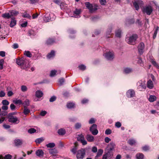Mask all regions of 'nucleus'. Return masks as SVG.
<instances>
[{"label": "nucleus", "instance_id": "obj_1", "mask_svg": "<svg viewBox=\"0 0 159 159\" xmlns=\"http://www.w3.org/2000/svg\"><path fill=\"white\" fill-rule=\"evenodd\" d=\"M16 62L21 69L27 70L29 68L30 64L28 61L23 57L18 58L16 59Z\"/></svg>", "mask_w": 159, "mask_h": 159}, {"label": "nucleus", "instance_id": "obj_2", "mask_svg": "<svg viewBox=\"0 0 159 159\" xmlns=\"http://www.w3.org/2000/svg\"><path fill=\"white\" fill-rule=\"evenodd\" d=\"M138 38V36L136 34H134L129 38H126V40L128 41V43L129 44L134 45L135 44V42Z\"/></svg>", "mask_w": 159, "mask_h": 159}, {"label": "nucleus", "instance_id": "obj_3", "mask_svg": "<svg viewBox=\"0 0 159 159\" xmlns=\"http://www.w3.org/2000/svg\"><path fill=\"white\" fill-rule=\"evenodd\" d=\"M85 150L84 148H81L78 150L76 153V157L77 159H83L85 155Z\"/></svg>", "mask_w": 159, "mask_h": 159}, {"label": "nucleus", "instance_id": "obj_4", "mask_svg": "<svg viewBox=\"0 0 159 159\" xmlns=\"http://www.w3.org/2000/svg\"><path fill=\"white\" fill-rule=\"evenodd\" d=\"M55 18V16L53 13L47 14L43 17L45 22H47L53 20Z\"/></svg>", "mask_w": 159, "mask_h": 159}, {"label": "nucleus", "instance_id": "obj_5", "mask_svg": "<svg viewBox=\"0 0 159 159\" xmlns=\"http://www.w3.org/2000/svg\"><path fill=\"white\" fill-rule=\"evenodd\" d=\"M7 118L9 122L14 124H18L20 122L19 120L16 116H7Z\"/></svg>", "mask_w": 159, "mask_h": 159}, {"label": "nucleus", "instance_id": "obj_6", "mask_svg": "<svg viewBox=\"0 0 159 159\" xmlns=\"http://www.w3.org/2000/svg\"><path fill=\"white\" fill-rule=\"evenodd\" d=\"M77 138V140L79 142H80L83 145H85L87 144V142L85 140L84 136L82 134L78 135Z\"/></svg>", "mask_w": 159, "mask_h": 159}, {"label": "nucleus", "instance_id": "obj_7", "mask_svg": "<svg viewBox=\"0 0 159 159\" xmlns=\"http://www.w3.org/2000/svg\"><path fill=\"white\" fill-rule=\"evenodd\" d=\"M85 5L87 8L89 10V11L91 13H93L97 9L96 7H94L92 4H90L89 2H87L85 3Z\"/></svg>", "mask_w": 159, "mask_h": 159}, {"label": "nucleus", "instance_id": "obj_8", "mask_svg": "<svg viewBox=\"0 0 159 159\" xmlns=\"http://www.w3.org/2000/svg\"><path fill=\"white\" fill-rule=\"evenodd\" d=\"M153 11L152 7L150 6H146L144 7L142 10L144 13H146L147 15H150Z\"/></svg>", "mask_w": 159, "mask_h": 159}, {"label": "nucleus", "instance_id": "obj_9", "mask_svg": "<svg viewBox=\"0 0 159 159\" xmlns=\"http://www.w3.org/2000/svg\"><path fill=\"white\" fill-rule=\"evenodd\" d=\"M137 85L138 89L140 91L145 90L146 88L145 83L143 82L142 80H140L137 82Z\"/></svg>", "mask_w": 159, "mask_h": 159}, {"label": "nucleus", "instance_id": "obj_10", "mask_svg": "<svg viewBox=\"0 0 159 159\" xmlns=\"http://www.w3.org/2000/svg\"><path fill=\"white\" fill-rule=\"evenodd\" d=\"M105 58L108 60L111 61L114 58V54L113 52H109L103 55Z\"/></svg>", "mask_w": 159, "mask_h": 159}, {"label": "nucleus", "instance_id": "obj_11", "mask_svg": "<svg viewBox=\"0 0 159 159\" xmlns=\"http://www.w3.org/2000/svg\"><path fill=\"white\" fill-rule=\"evenodd\" d=\"M133 4L136 10L138 11L139 8V6H142L143 3L142 1L137 0L133 2Z\"/></svg>", "mask_w": 159, "mask_h": 159}, {"label": "nucleus", "instance_id": "obj_12", "mask_svg": "<svg viewBox=\"0 0 159 159\" xmlns=\"http://www.w3.org/2000/svg\"><path fill=\"white\" fill-rule=\"evenodd\" d=\"M89 130L93 135H96L98 133V131L97 129V125L95 124H93L90 127Z\"/></svg>", "mask_w": 159, "mask_h": 159}, {"label": "nucleus", "instance_id": "obj_13", "mask_svg": "<svg viewBox=\"0 0 159 159\" xmlns=\"http://www.w3.org/2000/svg\"><path fill=\"white\" fill-rule=\"evenodd\" d=\"M144 48V44L143 42H141L139 45L138 47L139 52L140 54L143 53Z\"/></svg>", "mask_w": 159, "mask_h": 159}, {"label": "nucleus", "instance_id": "obj_14", "mask_svg": "<svg viewBox=\"0 0 159 159\" xmlns=\"http://www.w3.org/2000/svg\"><path fill=\"white\" fill-rule=\"evenodd\" d=\"M135 93L133 89H129L126 92V96L128 98H132L134 96Z\"/></svg>", "mask_w": 159, "mask_h": 159}, {"label": "nucleus", "instance_id": "obj_15", "mask_svg": "<svg viewBox=\"0 0 159 159\" xmlns=\"http://www.w3.org/2000/svg\"><path fill=\"white\" fill-rule=\"evenodd\" d=\"M81 11L80 9L76 8L74 11L73 17L75 18H79L80 17V15L81 13Z\"/></svg>", "mask_w": 159, "mask_h": 159}, {"label": "nucleus", "instance_id": "obj_16", "mask_svg": "<svg viewBox=\"0 0 159 159\" xmlns=\"http://www.w3.org/2000/svg\"><path fill=\"white\" fill-rule=\"evenodd\" d=\"M115 146L116 145L113 142H111L107 145V150L112 151L114 150Z\"/></svg>", "mask_w": 159, "mask_h": 159}, {"label": "nucleus", "instance_id": "obj_17", "mask_svg": "<svg viewBox=\"0 0 159 159\" xmlns=\"http://www.w3.org/2000/svg\"><path fill=\"white\" fill-rule=\"evenodd\" d=\"M103 152V150L101 149H98L96 155L95 157V159H98L99 157H101Z\"/></svg>", "mask_w": 159, "mask_h": 159}, {"label": "nucleus", "instance_id": "obj_18", "mask_svg": "<svg viewBox=\"0 0 159 159\" xmlns=\"http://www.w3.org/2000/svg\"><path fill=\"white\" fill-rule=\"evenodd\" d=\"M49 153L52 155L53 156L55 157L57 156V150L55 148L49 149Z\"/></svg>", "mask_w": 159, "mask_h": 159}, {"label": "nucleus", "instance_id": "obj_19", "mask_svg": "<svg viewBox=\"0 0 159 159\" xmlns=\"http://www.w3.org/2000/svg\"><path fill=\"white\" fill-rule=\"evenodd\" d=\"M86 138L87 141L89 142H92L94 140V137L90 134H87L86 137Z\"/></svg>", "mask_w": 159, "mask_h": 159}, {"label": "nucleus", "instance_id": "obj_20", "mask_svg": "<svg viewBox=\"0 0 159 159\" xmlns=\"http://www.w3.org/2000/svg\"><path fill=\"white\" fill-rule=\"evenodd\" d=\"M55 42L54 39L49 38L46 41V43L47 45H51L52 44Z\"/></svg>", "mask_w": 159, "mask_h": 159}, {"label": "nucleus", "instance_id": "obj_21", "mask_svg": "<svg viewBox=\"0 0 159 159\" xmlns=\"http://www.w3.org/2000/svg\"><path fill=\"white\" fill-rule=\"evenodd\" d=\"M36 155L39 157L43 156L44 152L41 149H39L37 150L35 152Z\"/></svg>", "mask_w": 159, "mask_h": 159}, {"label": "nucleus", "instance_id": "obj_22", "mask_svg": "<svg viewBox=\"0 0 159 159\" xmlns=\"http://www.w3.org/2000/svg\"><path fill=\"white\" fill-rule=\"evenodd\" d=\"M57 133L59 135L62 136L66 134V131L64 129L61 128L58 130Z\"/></svg>", "mask_w": 159, "mask_h": 159}, {"label": "nucleus", "instance_id": "obj_23", "mask_svg": "<svg viewBox=\"0 0 159 159\" xmlns=\"http://www.w3.org/2000/svg\"><path fill=\"white\" fill-rule=\"evenodd\" d=\"M147 87L150 89H152L153 87V84L152 81L151 80H149L147 82Z\"/></svg>", "mask_w": 159, "mask_h": 159}, {"label": "nucleus", "instance_id": "obj_24", "mask_svg": "<svg viewBox=\"0 0 159 159\" xmlns=\"http://www.w3.org/2000/svg\"><path fill=\"white\" fill-rule=\"evenodd\" d=\"M55 56V52L53 50H52L51 52L48 53L47 56V57L48 59L54 57Z\"/></svg>", "mask_w": 159, "mask_h": 159}, {"label": "nucleus", "instance_id": "obj_25", "mask_svg": "<svg viewBox=\"0 0 159 159\" xmlns=\"http://www.w3.org/2000/svg\"><path fill=\"white\" fill-rule=\"evenodd\" d=\"M35 95L37 98H40L43 95V93L40 90H38L35 92Z\"/></svg>", "mask_w": 159, "mask_h": 159}, {"label": "nucleus", "instance_id": "obj_26", "mask_svg": "<svg viewBox=\"0 0 159 159\" xmlns=\"http://www.w3.org/2000/svg\"><path fill=\"white\" fill-rule=\"evenodd\" d=\"M144 155L141 153H138L136 155V159H143L144 158Z\"/></svg>", "mask_w": 159, "mask_h": 159}, {"label": "nucleus", "instance_id": "obj_27", "mask_svg": "<svg viewBox=\"0 0 159 159\" xmlns=\"http://www.w3.org/2000/svg\"><path fill=\"white\" fill-rule=\"evenodd\" d=\"M105 153L108 157V159H111L113 156L112 151L109 150H108L107 152L106 153L105 152Z\"/></svg>", "mask_w": 159, "mask_h": 159}, {"label": "nucleus", "instance_id": "obj_28", "mask_svg": "<svg viewBox=\"0 0 159 159\" xmlns=\"http://www.w3.org/2000/svg\"><path fill=\"white\" fill-rule=\"evenodd\" d=\"M14 142L15 145L17 146L21 145L22 143V141L19 139H15Z\"/></svg>", "mask_w": 159, "mask_h": 159}, {"label": "nucleus", "instance_id": "obj_29", "mask_svg": "<svg viewBox=\"0 0 159 159\" xmlns=\"http://www.w3.org/2000/svg\"><path fill=\"white\" fill-rule=\"evenodd\" d=\"M111 30L112 29L111 28H110L107 30L106 33V36L107 38H108L111 37Z\"/></svg>", "mask_w": 159, "mask_h": 159}, {"label": "nucleus", "instance_id": "obj_30", "mask_svg": "<svg viewBox=\"0 0 159 159\" xmlns=\"http://www.w3.org/2000/svg\"><path fill=\"white\" fill-rule=\"evenodd\" d=\"M16 24V20L14 18H11V23L10 24V26L11 27H13Z\"/></svg>", "mask_w": 159, "mask_h": 159}, {"label": "nucleus", "instance_id": "obj_31", "mask_svg": "<svg viewBox=\"0 0 159 159\" xmlns=\"http://www.w3.org/2000/svg\"><path fill=\"white\" fill-rule=\"evenodd\" d=\"M121 33V30L120 29H118L116 31L115 35L116 37L120 38Z\"/></svg>", "mask_w": 159, "mask_h": 159}, {"label": "nucleus", "instance_id": "obj_32", "mask_svg": "<svg viewBox=\"0 0 159 159\" xmlns=\"http://www.w3.org/2000/svg\"><path fill=\"white\" fill-rule=\"evenodd\" d=\"M24 109L23 113L25 115H27L30 112V110L27 108V107L24 106Z\"/></svg>", "mask_w": 159, "mask_h": 159}, {"label": "nucleus", "instance_id": "obj_33", "mask_svg": "<svg viewBox=\"0 0 159 159\" xmlns=\"http://www.w3.org/2000/svg\"><path fill=\"white\" fill-rule=\"evenodd\" d=\"M2 17L5 19H9L11 18V15L8 13H5L2 15Z\"/></svg>", "mask_w": 159, "mask_h": 159}, {"label": "nucleus", "instance_id": "obj_34", "mask_svg": "<svg viewBox=\"0 0 159 159\" xmlns=\"http://www.w3.org/2000/svg\"><path fill=\"white\" fill-rule=\"evenodd\" d=\"M22 16L23 18H26L29 19H30L31 18V16L29 14L27 13L26 11L22 14Z\"/></svg>", "mask_w": 159, "mask_h": 159}, {"label": "nucleus", "instance_id": "obj_35", "mask_svg": "<svg viewBox=\"0 0 159 159\" xmlns=\"http://www.w3.org/2000/svg\"><path fill=\"white\" fill-rule=\"evenodd\" d=\"M157 99L156 96L155 95H151L148 99L149 101L151 102H153Z\"/></svg>", "mask_w": 159, "mask_h": 159}, {"label": "nucleus", "instance_id": "obj_36", "mask_svg": "<svg viewBox=\"0 0 159 159\" xmlns=\"http://www.w3.org/2000/svg\"><path fill=\"white\" fill-rule=\"evenodd\" d=\"M13 102L15 104H19V105L22 104L23 103V102L20 99H16V100H14L13 101Z\"/></svg>", "mask_w": 159, "mask_h": 159}, {"label": "nucleus", "instance_id": "obj_37", "mask_svg": "<svg viewBox=\"0 0 159 159\" xmlns=\"http://www.w3.org/2000/svg\"><path fill=\"white\" fill-rule=\"evenodd\" d=\"M24 54L26 57L30 58L32 56V55L29 51H25Z\"/></svg>", "mask_w": 159, "mask_h": 159}, {"label": "nucleus", "instance_id": "obj_38", "mask_svg": "<svg viewBox=\"0 0 159 159\" xmlns=\"http://www.w3.org/2000/svg\"><path fill=\"white\" fill-rule=\"evenodd\" d=\"M22 105H23V107L25 106V107L29 106L30 105V101L28 99H26L24 102H23Z\"/></svg>", "mask_w": 159, "mask_h": 159}, {"label": "nucleus", "instance_id": "obj_39", "mask_svg": "<svg viewBox=\"0 0 159 159\" xmlns=\"http://www.w3.org/2000/svg\"><path fill=\"white\" fill-rule=\"evenodd\" d=\"M128 143L131 146L134 145L136 143V141L135 140L133 139H129Z\"/></svg>", "mask_w": 159, "mask_h": 159}, {"label": "nucleus", "instance_id": "obj_40", "mask_svg": "<svg viewBox=\"0 0 159 159\" xmlns=\"http://www.w3.org/2000/svg\"><path fill=\"white\" fill-rule=\"evenodd\" d=\"M132 71V69L129 68H126L124 70V72L125 73L129 74Z\"/></svg>", "mask_w": 159, "mask_h": 159}, {"label": "nucleus", "instance_id": "obj_41", "mask_svg": "<svg viewBox=\"0 0 159 159\" xmlns=\"http://www.w3.org/2000/svg\"><path fill=\"white\" fill-rule=\"evenodd\" d=\"M75 105V104L73 102H70L67 103L66 106L68 108H73Z\"/></svg>", "mask_w": 159, "mask_h": 159}, {"label": "nucleus", "instance_id": "obj_42", "mask_svg": "<svg viewBox=\"0 0 159 159\" xmlns=\"http://www.w3.org/2000/svg\"><path fill=\"white\" fill-rule=\"evenodd\" d=\"M126 21L128 24H133L135 22V20L134 18L128 19L126 20Z\"/></svg>", "mask_w": 159, "mask_h": 159}, {"label": "nucleus", "instance_id": "obj_43", "mask_svg": "<svg viewBox=\"0 0 159 159\" xmlns=\"http://www.w3.org/2000/svg\"><path fill=\"white\" fill-rule=\"evenodd\" d=\"M48 148H53L55 146V144L53 143H49L46 145Z\"/></svg>", "mask_w": 159, "mask_h": 159}, {"label": "nucleus", "instance_id": "obj_44", "mask_svg": "<svg viewBox=\"0 0 159 159\" xmlns=\"http://www.w3.org/2000/svg\"><path fill=\"white\" fill-rule=\"evenodd\" d=\"M28 35L30 36H34L35 35V33L33 30H29L28 32Z\"/></svg>", "mask_w": 159, "mask_h": 159}, {"label": "nucleus", "instance_id": "obj_45", "mask_svg": "<svg viewBox=\"0 0 159 159\" xmlns=\"http://www.w3.org/2000/svg\"><path fill=\"white\" fill-rule=\"evenodd\" d=\"M70 151L73 154H75L77 152V147L75 146H74V147L71 149Z\"/></svg>", "mask_w": 159, "mask_h": 159}, {"label": "nucleus", "instance_id": "obj_46", "mask_svg": "<svg viewBox=\"0 0 159 159\" xmlns=\"http://www.w3.org/2000/svg\"><path fill=\"white\" fill-rule=\"evenodd\" d=\"M44 140V139L43 137H41L40 138L37 139L35 140V142L38 143H40Z\"/></svg>", "mask_w": 159, "mask_h": 159}, {"label": "nucleus", "instance_id": "obj_47", "mask_svg": "<svg viewBox=\"0 0 159 159\" xmlns=\"http://www.w3.org/2000/svg\"><path fill=\"white\" fill-rule=\"evenodd\" d=\"M159 27L157 26L154 30V32L153 35V38L154 39H155L156 37V35L157 33V31L159 29Z\"/></svg>", "mask_w": 159, "mask_h": 159}, {"label": "nucleus", "instance_id": "obj_48", "mask_svg": "<svg viewBox=\"0 0 159 159\" xmlns=\"http://www.w3.org/2000/svg\"><path fill=\"white\" fill-rule=\"evenodd\" d=\"M57 72V70H51L50 73V76L52 77H54L56 75Z\"/></svg>", "mask_w": 159, "mask_h": 159}, {"label": "nucleus", "instance_id": "obj_49", "mask_svg": "<svg viewBox=\"0 0 159 159\" xmlns=\"http://www.w3.org/2000/svg\"><path fill=\"white\" fill-rule=\"evenodd\" d=\"M152 63L154 66L157 68L159 69V65L157 64L155 61H152Z\"/></svg>", "mask_w": 159, "mask_h": 159}, {"label": "nucleus", "instance_id": "obj_50", "mask_svg": "<svg viewBox=\"0 0 159 159\" xmlns=\"http://www.w3.org/2000/svg\"><path fill=\"white\" fill-rule=\"evenodd\" d=\"M152 63L154 66L157 68L159 69V65L157 64L155 61H152Z\"/></svg>", "mask_w": 159, "mask_h": 159}, {"label": "nucleus", "instance_id": "obj_51", "mask_svg": "<svg viewBox=\"0 0 159 159\" xmlns=\"http://www.w3.org/2000/svg\"><path fill=\"white\" fill-rule=\"evenodd\" d=\"M2 103L3 105L5 106H7L9 104V102L6 99L3 100Z\"/></svg>", "mask_w": 159, "mask_h": 159}, {"label": "nucleus", "instance_id": "obj_52", "mask_svg": "<svg viewBox=\"0 0 159 159\" xmlns=\"http://www.w3.org/2000/svg\"><path fill=\"white\" fill-rule=\"evenodd\" d=\"M79 68L80 70L84 71L86 69V66L85 65L82 64L79 66Z\"/></svg>", "mask_w": 159, "mask_h": 159}, {"label": "nucleus", "instance_id": "obj_53", "mask_svg": "<svg viewBox=\"0 0 159 159\" xmlns=\"http://www.w3.org/2000/svg\"><path fill=\"white\" fill-rule=\"evenodd\" d=\"M21 91L23 92L26 91L27 90V88L25 85H23L21 87Z\"/></svg>", "mask_w": 159, "mask_h": 159}, {"label": "nucleus", "instance_id": "obj_54", "mask_svg": "<svg viewBox=\"0 0 159 159\" xmlns=\"http://www.w3.org/2000/svg\"><path fill=\"white\" fill-rule=\"evenodd\" d=\"M142 149L144 151H146L149 150L150 148L147 145H145L142 147Z\"/></svg>", "mask_w": 159, "mask_h": 159}, {"label": "nucleus", "instance_id": "obj_55", "mask_svg": "<svg viewBox=\"0 0 159 159\" xmlns=\"http://www.w3.org/2000/svg\"><path fill=\"white\" fill-rule=\"evenodd\" d=\"M4 63V60L3 59L0 60V69L2 70L3 69V64Z\"/></svg>", "mask_w": 159, "mask_h": 159}, {"label": "nucleus", "instance_id": "obj_56", "mask_svg": "<svg viewBox=\"0 0 159 159\" xmlns=\"http://www.w3.org/2000/svg\"><path fill=\"white\" fill-rule=\"evenodd\" d=\"M36 130L34 128H30L28 130V132L30 134H32L36 132Z\"/></svg>", "mask_w": 159, "mask_h": 159}, {"label": "nucleus", "instance_id": "obj_57", "mask_svg": "<svg viewBox=\"0 0 159 159\" xmlns=\"http://www.w3.org/2000/svg\"><path fill=\"white\" fill-rule=\"evenodd\" d=\"M19 14V12L14 10L12 11L11 12V16L16 15Z\"/></svg>", "mask_w": 159, "mask_h": 159}, {"label": "nucleus", "instance_id": "obj_58", "mask_svg": "<svg viewBox=\"0 0 159 159\" xmlns=\"http://www.w3.org/2000/svg\"><path fill=\"white\" fill-rule=\"evenodd\" d=\"M81 125L80 123H77L75 125V128L76 129H79L81 127Z\"/></svg>", "mask_w": 159, "mask_h": 159}, {"label": "nucleus", "instance_id": "obj_59", "mask_svg": "<svg viewBox=\"0 0 159 159\" xmlns=\"http://www.w3.org/2000/svg\"><path fill=\"white\" fill-rule=\"evenodd\" d=\"M7 111H2L0 112V116H4L7 115Z\"/></svg>", "mask_w": 159, "mask_h": 159}, {"label": "nucleus", "instance_id": "obj_60", "mask_svg": "<svg viewBox=\"0 0 159 159\" xmlns=\"http://www.w3.org/2000/svg\"><path fill=\"white\" fill-rule=\"evenodd\" d=\"M111 130L109 129H107L105 131V134L107 135L111 134Z\"/></svg>", "mask_w": 159, "mask_h": 159}, {"label": "nucleus", "instance_id": "obj_61", "mask_svg": "<svg viewBox=\"0 0 159 159\" xmlns=\"http://www.w3.org/2000/svg\"><path fill=\"white\" fill-rule=\"evenodd\" d=\"M10 108L11 110L14 111L15 110L16 106L13 104L11 103L10 105Z\"/></svg>", "mask_w": 159, "mask_h": 159}, {"label": "nucleus", "instance_id": "obj_62", "mask_svg": "<svg viewBox=\"0 0 159 159\" xmlns=\"http://www.w3.org/2000/svg\"><path fill=\"white\" fill-rule=\"evenodd\" d=\"M98 149L96 147L93 146L92 148V151L93 153H96L97 152Z\"/></svg>", "mask_w": 159, "mask_h": 159}, {"label": "nucleus", "instance_id": "obj_63", "mask_svg": "<svg viewBox=\"0 0 159 159\" xmlns=\"http://www.w3.org/2000/svg\"><path fill=\"white\" fill-rule=\"evenodd\" d=\"M64 79L63 78H62L61 79H59V83L60 85H61L63 84L64 83Z\"/></svg>", "mask_w": 159, "mask_h": 159}, {"label": "nucleus", "instance_id": "obj_64", "mask_svg": "<svg viewBox=\"0 0 159 159\" xmlns=\"http://www.w3.org/2000/svg\"><path fill=\"white\" fill-rule=\"evenodd\" d=\"M12 157L9 154L6 155L4 157V159H11Z\"/></svg>", "mask_w": 159, "mask_h": 159}]
</instances>
